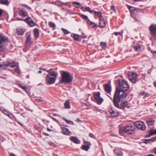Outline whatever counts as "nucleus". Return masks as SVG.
I'll use <instances>...</instances> for the list:
<instances>
[{
	"mask_svg": "<svg viewBox=\"0 0 156 156\" xmlns=\"http://www.w3.org/2000/svg\"><path fill=\"white\" fill-rule=\"evenodd\" d=\"M96 14H97L99 16V19L103 18V17H102V13L101 12L99 11L98 12H97Z\"/></svg>",
	"mask_w": 156,
	"mask_h": 156,
	"instance_id": "nucleus-38",
	"label": "nucleus"
},
{
	"mask_svg": "<svg viewBox=\"0 0 156 156\" xmlns=\"http://www.w3.org/2000/svg\"><path fill=\"white\" fill-rule=\"evenodd\" d=\"M20 86L22 89L26 91H27V88L26 87V86H23L22 85H20Z\"/></svg>",
	"mask_w": 156,
	"mask_h": 156,
	"instance_id": "nucleus-45",
	"label": "nucleus"
},
{
	"mask_svg": "<svg viewBox=\"0 0 156 156\" xmlns=\"http://www.w3.org/2000/svg\"><path fill=\"white\" fill-rule=\"evenodd\" d=\"M39 69H40V70H44V71H46V70H45V69L44 68H42L41 67H40Z\"/></svg>",
	"mask_w": 156,
	"mask_h": 156,
	"instance_id": "nucleus-58",
	"label": "nucleus"
},
{
	"mask_svg": "<svg viewBox=\"0 0 156 156\" xmlns=\"http://www.w3.org/2000/svg\"><path fill=\"white\" fill-rule=\"evenodd\" d=\"M154 120L153 118L148 119L147 120L146 122L148 126H152L154 125Z\"/></svg>",
	"mask_w": 156,
	"mask_h": 156,
	"instance_id": "nucleus-16",
	"label": "nucleus"
},
{
	"mask_svg": "<svg viewBox=\"0 0 156 156\" xmlns=\"http://www.w3.org/2000/svg\"><path fill=\"white\" fill-rule=\"evenodd\" d=\"M100 45L103 49H105L107 47V44L106 43L101 42V43Z\"/></svg>",
	"mask_w": 156,
	"mask_h": 156,
	"instance_id": "nucleus-32",
	"label": "nucleus"
},
{
	"mask_svg": "<svg viewBox=\"0 0 156 156\" xmlns=\"http://www.w3.org/2000/svg\"><path fill=\"white\" fill-rule=\"evenodd\" d=\"M99 26L101 27H104L106 26L105 21L103 20V18L99 19Z\"/></svg>",
	"mask_w": 156,
	"mask_h": 156,
	"instance_id": "nucleus-17",
	"label": "nucleus"
},
{
	"mask_svg": "<svg viewBox=\"0 0 156 156\" xmlns=\"http://www.w3.org/2000/svg\"><path fill=\"white\" fill-rule=\"evenodd\" d=\"M0 110L5 115H9V112L8 111L3 107H1L0 108Z\"/></svg>",
	"mask_w": 156,
	"mask_h": 156,
	"instance_id": "nucleus-23",
	"label": "nucleus"
},
{
	"mask_svg": "<svg viewBox=\"0 0 156 156\" xmlns=\"http://www.w3.org/2000/svg\"><path fill=\"white\" fill-rule=\"evenodd\" d=\"M9 42L8 37L2 34H0V44L6 43Z\"/></svg>",
	"mask_w": 156,
	"mask_h": 156,
	"instance_id": "nucleus-9",
	"label": "nucleus"
},
{
	"mask_svg": "<svg viewBox=\"0 0 156 156\" xmlns=\"http://www.w3.org/2000/svg\"><path fill=\"white\" fill-rule=\"evenodd\" d=\"M82 149L87 151L90 148V146L88 145H82L81 147Z\"/></svg>",
	"mask_w": 156,
	"mask_h": 156,
	"instance_id": "nucleus-26",
	"label": "nucleus"
},
{
	"mask_svg": "<svg viewBox=\"0 0 156 156\" xmlns=\"http://www.w3.org/2000/svg\"><path fill=\"white\" fill-rule=\"evenodd\" d=\"M126 6L129 10L131 14H133L135 12H138L140 10V9H138L136 8L133 7L127 4L126 5Z\"/></svg>",
	"mask_w": 156,
	"mask_h": 156,
	"instance_id": "nucleus-12",
	"label": "nucleus"
},
{
	"mask_svg": "<svg viewBox=\"0 0 156 156\" xmlns=\"http://www.w3.org/2000/svg\"><path fill=\"white\" fill-rule=\"evenodd\" d=\"M14 71L17 73H19V69L18 68H16L14 69Z\"/></svg>",
	"mask_w": 156,
	"mask_h": 156,
	"instance_id": "nucleus-54",
	"label": "nucleus"
},
{
	"mask_svg": "<svg viewBox=\"0 0 156 156\" xmlns=\"http://www.w3.org/2000/svg\"><path fill=\"white\" fill-rule=\"evenodd\" d=\"M89 136L90 137L92 138H95V136H94V135L92 133H90L89 134Z\"/></svg>",
	"mask_w": 156,
	"mask_h": 156,
	"instance_id": "nucleus-50",
	"label": "nucleus"
},
{
	"mask_svg": "<svg viewBox=\"0 0 156 156\" xmlns=\"http://www.w3.org/2000/svg\"><path fill=\"white\" fill-rule=\"evenodd\" d=\"M81 17L83 19H84L85 20H88V17L87 16L84 15L82 14L81 15Z\"/></svg>",
	"mask_w": 156,
	"mask_h": 156,
	"instance_id": "nucleus-48",
	"label": "nucleus"
},
{
	"mask_svg": "<svg viewBox=\"0 0 156 156\" xmlns=\"http://www.w3.org/2000/svg\"><path fill=\"white\" fill-rule=\"evenodd\" d=\"M55 4L58 6H62L63 5V3L60 2H55Z\"/></svg>",
	"mask_w": 156,
	"mask_h": 156,
	"instance_id": "nucleus-43",
	"label": "nucleus"
},
{
	"mask_svg": "<svg viewBox=\"0 0 156 156\" xmlns=\"http://www.w3.org/2000/svg\"><path fill=\"white\" fill-rule=\"evenodd\" d=\"M109 112L111 114L112 116L113 117H117L119 115V113L115 112L112 108L109 110Z\"/></svg>",
	"mask_w": 156,
	"mask_h": 156,
	"instance_id": "nucleus-18",
	"label": "nucleus"
},
{
	"mask_svg": "<svg viewBox=\"0 0 156 156\" xmlns=\"http://www.w3.org/2000/svg\"><path fill=\"white\" fill-rule=\"evenodd\" d=\"M74 39L76 41H78L79 40V36L76 34H74L73 37Z\"/></svg>",
	"mask_w": 156,
	"mask_h": 156,
	"instance_id": "nucleus-37",
	"label": "nucleus"
},
{
	"mask_svg": "<svg viewBox=\"0 0 156 156\" xmlns=\"http://www.w3.org/2000/svg\"><path fill=\"white\" fill-rule=\"evenodd\" d=\"M10 156H16V155H15V154H11L10 155Z\"/></svg>",
	"mask_w": 156,
	"mask_h": 156,
	"instance_id": "nucleus-64",
	"label": "nucleus"
},
{
	"mask_svg": "<svg viewBox=\"0 0 156 156\" xmlns=\"http://www.w3.org/2000/svg\"><path fill=\"white\" fill-rule=\"evenodd\" d=\"M62 30L65 34H68L70 33L67 30L63 28H62Z\"/></svg>",
	"mask_w": 156,
	"mask_h": 156,
	"instance_id": "nucleus-40",
	"label": "nucleus"
},
{
	"mask_svg": "<svg viewBox=\"0 0 156 156\" xmlns=\"http://www.w3.org/2000/svg\"><path fill=\"white\" fill-rule=\"evenodd\" d=\"M116 151V150H115L114 151V152L115 153V154H116L118 156H122L123 154L122 151L120 150H119L117 152H115Z\"/></svg>",
	"mask_w": 156,
	"mask_h": 156,
	"instance_id": "nucleus-31",
	"label": "nucleus"
},
{
	"mask_svg": "<svg viewBox=\"0 0 156 156\" xmlns=\"http://www.w3.org/2000/svg\"><path fill=\"white\" fill-rule=\"evenodd\" d=\"M134 125L138 129L142 131H145L146 129V126L143 122L139 121L134 122Z\"/></svg>",
	"mask_w": 156,
	"mask_h": 156,
	"instance_id": "nucleus-6",
	"label": "nucleus"
},
{
	"mask_svg": "<svg viewBox=\"0 0 156 156\" xmlns=\"http://www.w3.org/2000/svg\"><path fill=\"white\" fill-rule=\"evenodd\" d=\"M149 30L151 35L153 37H154L156 35V25L152 24L149 27Z\"/></svg>",
	"mask_w": 156,
	"mask_h": 156,
	"instance_id": "nucleus-8",
	"label": "nucleus"
},
{
	"mask_svg": "<svg viewBox=\"0 0 156 156\" xmlns=\"http://www.w3.org/2000/svg\"><path fill=\"white\" fill-rule=\"evenodd\" d=\"M16 34L18 35H22L23 34V30L21 29H18L16 30Z\"/></svg>",
	"mask_w": 156,
	"mask_h": 156,
	"instance_id": "nucleus-29",
	"label": "nucleus"
},
{
	"mask_svg": "<svg viewBox=\"0 0 156 156\" xmlns=\"http://www.w3.org/2000/svg\"><path fill=\"white\" fill-rule=\"evenodd\" d=\"M113 34H114L115 36H117L118 35H121V33L120 32H114L113 33Z\"/></svg>",
	"mask_w": 156,
	"mask_h": 156,
	"instance_id": "nucleus-49",
	"label": "nucleus"
},
{
	"mask_svg": "<svg viewBox=\"0 0 156 156\" xmlns=\"http://www.w3.org/2000/svg\"><path fill=\"white\" fill-rule=\"evenodd\" d=\"M0 4L5 5H8L9 4L8 0H0Z\"/></svg>",
	"mask_w": 156,
	"mask_h": 156,
	"instance_id": "nucleus-30",
	"label": "nucleus"
},
{
	"mask_svg": "<svg viewBox=\"0 0 156 156\" xmlns=\"http://www.w3.org/2000/svg\"><path fill=\"white\" fill-rule=\"evenodd\" d=\"M82 37L83 38H85L86 37V36L85 35V34H83V33L82 34Z\"/></svg>",
	"mask_w": 156,
	"mask_h": 156,
	"instance_id": "nucleus-55",
	"label": "nucleus"
},
{
	"mask_svg": "<svg viewBox=\"0 0 156 156\" xmlns=\"http://www.w3.org/2000/svg\"><path fill=\"white\" fill-rule=\"evenodd\" d=\"M129 78L131 82L133 83H136L137 81L136 73H132V74L129 76Z\"/></svg>",
	"mask_w": 156,
	"mask_h": 156,
	"instance_id": "nucleus-11",
	"label": "nucleus"
},
{
	"mask_svg": "<svg viewBox=\"0 0 156 156\" xmlns=\"http://www.w3.org/2000/svg\"><path fill=\"white\" fill-rule=\"evenodd\" d=\"M87 23L90 25L91 26L92 28H94L97 26L96 24L94 22L90 21L89 20H88Z\"/></svg>",
	"mask_w": 156,
	"mask_h": 156,
	"instance_id": "nucleus-28",
	"label": "nucleus"
},
{
	"mask_svg": "<svg viewBox=\"0 0 156 156\" xmlns=\"http://www.w3.org/2000/svg\"><path fill=\"white\" fill-rule=\"evenodd\" d=\"M4 141L3 137L2 136L0 135V142H3Z\"/></svg>",
	"mask_w": 156,
	"mask_h": 156,
	"instance_id": "nucleus-52",
	"label": "nucleus"
},
{
	"mask_svg": "<svg viewBox=\"0 0 156 156\" xmlns=\"http://www.w3.org/2000/svg\"><path fill=\"white\" fill-rule=\"evenodd\" d=\"M7 64V63H6ZM8 64L9 65V66L10 65L12 67H14L16 66V63L14 62H12L9 63V64Z\"/></svg>",
	"mask_w": 156,
	"mask_h": 156,
	"instance_id": "nucleus-39",
	"label": "nucleus"
},
{
	"mask_svg": "<svg viewBox=\"0 0 156 156\" xmlns=\"http://www.w3.org/2000/svg\"><path fill=\"white\" fill-rule=\"evenodd\" d=\"M26 43V44L28 46H30L32 44V41L30 35H29L27 36Z\"/></svg>",
	"mask_w": 156,
	"mask_h": 156,
	"instance_id": "nucleus-20",
	"label": "nucleus"
},
{
	"mask_svg": "<svg viewBox=\"0 0 156 156\" xmlns=\"http://www.w3.org/2000/svg\"><path fill=\"white\" fill-rule=\"evenodd\" d=\"M73 80L72 75L68 72L63 71L61 74V78L59 80V83L66 84L71 82Z\"/></svg>",
	"mask_w": 156,
	"mask_h": 156,
	"instance_id": "nucleus-2",
	"label": "nucleus"
},
{
	"mask_svg": "<svg viewBox=\"0 0 156 156\" xmlns=\"http://www.w3.org/2000/svg\"><path fill=\"white\" fill-rule=\"evenodd\" d=\"M105 92L108 94L111 93V88L110 85L108 84H105Z\"/></svg>",
	"mask_w": 156,
	"mask_h": 156,
	"instance_id": "nucleus-14",
	"label": "nucleus"
},
{
	"mask_svg": "<svg viewBox=\"0 0 156 156\" xmlns=\"http://www.w3.org/2000/svg\"><path fill=\"white\" fill-rule=\"evenodd\" d=\"M143 94H144V95H145V96H147V95H148V94L147 93H143Z\"/></svg>",
	"mask_w": 156,
	"mask_h": 156,
	"instance_id": "nucleus-61",
	"label": "nucleus"
},
{
	"mask_svg": "<svg viewBox=\"0 0 156 156\" xmlns=\"http://www.w3.org/2000/svg\"><path fill=\"white\" fill-rule=\"evenodd\" d=\"M149 134L147 135L148 137H150V136L156 134V129L154 130L153 129H151L149 131Z\"/></svg>",
	"mask_w": 156,
	"mask_h": 156,
	"instance_id": "nucleus-22",
	"label": "nucleus"
},
{
	"mask_svg": "<svg viewBox=\"0 0 156 156\" xmlns=\"http://www.w3.org/2000/svg\"><path fill=\"white\" fill-rule=\"evenodd\" d=\"M9 65L6 63L5 62L0 63V67L4 69H5Z\"/></svg>",
	"mask_w": 156,
	"mask_h": 156,
	"instance_id": "nucleus-27",
	"label": "nucleus"
},
{
	"mask_svg": "<svg viewBox=\"0 0 156 156\" xmlns=\"http://www.w3.org/2000/svg\"><path fill=\"white\" fill-rule=\"evenodd\" d=\"M49 25L50 27L53 28H55V25L54 23L52 22H50L49 23Z\"/></svg>",
	"mask_w": 156,
	"mask_h": 156,
	"instance_id": "nucleus-46",
	"label": "nucleus"
},
{
	"mask_svg": "<svg viewBox=\"0 0 156 156\" xmlns=\"http://www.w3.org/2000/svg\"><path fill=\"white\" fill-rule=\"evenodd\" d=\"M20 5L21 6H22L23 7H25L27 9H31V7H30L29 6L27 5L24 4H22L21 5Z\"/></svg>",
	"mask_w": 156,
	"mask_h": 156,
	"instance_id": "nucleus-41",
	"label": "nucleus"
},
{
	"mask_svg": "<svg viewBox=\"0 0 156 156\" xmlns=\"http://www.w3.org/2000/svg\"><path fill=\"white\" fill-rule=\"evenodd\" d=\"M49 117L51 118L54 121H55L56 122H57L59 125L60 124V123L55 118L51 116L50 115H49Z\"/></svg>",
	"mask_w": 156,
	"mask_h": 156,
	"instance_id": "nucleus-44",
	"label": "nucleus"
},
{
	"mask_svg": "<svg viewBox=\"0 0 156 156\" xmlns=\"http://www.w3.org/2000/svg\"><path fill=\"white\" fill-rule=\"evenodd\" d=\"M33 33L34 37L36 39H37L39 35V29L37 28L33 30Z\"/></svg>",
	"mask_w": 156,
	"mask_h": 156,
	"instance_id": "nucleus-21",
	"label": "nucleus"
},
{
	"mask_svg": "<svg viewBox=\"0 0 156 156\" xmlns=\"http://www.w3.org/2000/svg\"><path fill=\"white\" fill-rule=\"evenodd\" d=\"M19 14L23 18L26 17L28 15L27 12L23 10H20L19 12Z\"/></svg>",
	"mask_w": 156,
	"mask_h": 156,
	"instance_id": "nucleus-15",
	"label": "nucleus"
},
{
	"mask_svg": "<svg viewBox=\"0 0 156 156\" xmlns=\"http://www.w3.org/2000/svg\"><path fill=\"white\" fill-rule=\"evenodd\" d=\"M135 129L134 126L130 124L129 125H127L126 127L120 128L119 132L120 133L125 132L128 134H132L134 133Z\"/></svg>",
	"mask_w": 156,
	"mask_h": 156,
	"instance_id": "nucleus-4",
	"label": "nucleus"
},
{
	"mask_svg": "<svg viewBox=\"0 0 156 156\" xmlns=\"http://www.w3.org/2000/svg\"><path fill=\"white\" fill-rule=\"evenodd\" d=\"M77 122H82V121L79 118H77Z\"/></svg>",
	"mask_w": 156,
	"mask_h": 156,
	"instance_id": "nucleus-57",
	"label": "nucleus"
},
{
	"mask_svg": "<svg viewBox=\"0 0 156 156\" xmlns=\"http://www.w3.org/2000/svg\"><path fill=\"white\" fill-rule=\"evenodd\" d=\"M47 130L49 132L51 131L52 130L51 129H49L48 128H47Z\"/></svg>",
	"mask_w": 156,
	"mask_h": 156,
	"instance_id": "nucleus-62",
	"label": "nucleus"
},
{
	"mask_svg": "<svg viewBox=\"0 0 156 156\" xmlns=\"http://www.w3.org/2000/svg\"><path fill=\"white\" fill-rule=\"evenodd\" d=\"M50 146H53V147H54L55 145V144L54 143H50Z\"/></svg>",
	"mask_w": 156,
	"mask_h": 156,
	"instance_id": "nucleus-56",
	"label": "nucleus"
},
{
	"mask_svg": "<svg viewBox=\"0 0 156 156\" xmlns=\"http://www.w3.org/2000/svg\"><path fill=\"white\" fill-rule=\"evenodd\" d=\"M6 48L3 45H0V52H4L6 51Z\"/></svg>",
	"mask_w": 156,
	"mask_h": 156,
	"instance_id": "nucleus-36",
	"label": "nucleus"
},
{
	"mask_svg": "<svg viewBox=\"0 0 156 156\" xmlns=\"http://www.w3.org/2000/svg\"><path fill=\"white\" fill-rule=\"evenodd\" d=\"M111 9L112 10H114L115 12L116 11L115 9V7L114 5H112V6L111 7Z\"/></svg>",
	"mask_w": 156,
	"mask_h": 156,
	"instance_id": "nucleus-53",
	"label": "nucleus"
},
{
	"mask_svg": "<svg viewBox=\"0 0 156 156\" xmlns=\"http://www.w3.org/2000/svg\"><path fill=\"white\" fill-rule=\"evenodd\" d=\"M62 119L63 120L65 121L68 124L72 125L73 124V122L72 121L68 120L66 119L64 117H63Z\"/></svg>",
	"mask_w": 156,
	"mask_h": 156,
	"instance_id": "nucleus-34",
	"label": "nucleus"
},
{
	"mask_svg": "<svg viewBox=\"0 0 156 156\" xmlns=\"http://www.w3.org/2000/svg\"><path fill=\"white\" fill-rule=\"evenodd\" d=\"M94 98L98 105H101L103 101V99L100 97V93L99 92L94 93Z\"/></svg>",
	"mask_w": 156,
	"mask_h": 156,
	"instance_id": "nucleus-7",
	"label": "nucleus"
},
{
	"mask_svg": "<svg viewBox=\"0 0 156 156\" xmlns=\"http://www.w3.org/2000/svg\"><path fill=\"white\" fill-rule=\"evenodd\" d=\"M23 21L31 27L34 26L35 25V23L32 20L31 18L28 16L24 19Z\"/></svg>",
	"mask_w": 156,
	"mask_h": 156,
	"instance_id": "nucleus-10",
	"label": "nucleus"
},
{
	"mask_svg": "<svg viewBox=\"0 0 156 156\" xmlns=\"http://www.w3.org/2000/svg\"><path fill=\"white\" fill-rule=\"evenodd\" d=\"M73 4L75 7L80 8L79 6H80V2H73Z\"/></svg>",
	"mask_w": 156,
	"mask_h": 156,
	"instance_id": "nucleus-35",
	"label": "nucleus"
},
{
	"mask_svg": "<svg viewBox=\"0 0 156 156\" xmlns=\"http://www.w3.org/2000/svg\"><path fill=\"white\" fill-rule=\"evenodd\" d=\"M154 139H150L145 140V144H147L154 141Z\"/></svg>",
	"mask_w": 156,
	"mask_h": 156,
	"instance_id": "nucleus-33",
	"label": "nucleus"
},
{
	"mask_svg": "<svg viewBox=\"0 0 156 156\" xmlns=\"http://www.w3.org/2000/svg\"><path fill=\"white\" fill-rule=\"evenodd\" d=\"M61 131L62 133L64 135H69L71 134V133L69 131L68 129L65 127H62Z\"/></svg>",
	"mask_w": 156,
	"mask_h": 156,
	"instance_id": "nucleus-13",
	"label": "nucleus"
},
{
	"mask_svg": "<svg viewBox=\"0 0 156 156\" xmlns=\"http://www.w3.org/2000/svg\"><path fill=\"white\" fill-rule=\"evenodd\" d=\"M86 11H87L88 12H90V8L89 7H86L85 8Z\"/></svg>",
	"mask_w": 156,
	"mask_h": 156,
	"instance_id": "nucleus-51",
	"label": "nucleus"
},
{
	"mask_svg": "<svg viewBox=\"0 0 156 156\" xmlns=\"http://www.w3.org/2000/svg\"><path fill=\"white\" fill-rule=\"evenodd\" d=\"M83 143L84 144H86V145H88L89 146H90L91 145L90 142L85 140H83Z\"/></svg>",
	"mask_w": 156,
	"mask_h": 156,
	"instance_id": "nucleus-47",
	"label": "nucleus"
},
{
	"mask_svg": "<svg viewBox=\"0 0 156 156\" xmlns=\"http://www.w3.org/2000/svg\"><path fill=\"white\" fill-rule=\"evenodd\" d=\"M126 98V94L125 92H120L117 88L114 94L113 102L114 105L117 108L124 110L125 108H128V102L124 101L121 102L120 105L119 103L121 100L125 99Z\"/></svg>",
	"mask_w": 156,
	"mask_h": 156,
	"instance_id": "nucleus-1",
	"label": "nucleus"
},
{
	"mask_svg": "<svg viewBox=\"0 0 156 156\" xmlns=\"http://www.w3.org/2000/svg\"><path fill=\"white\" fill-rule=\"evenodd\" d=\"M119 88L117 87L116 88L120 92H124L127 91L129 89V86L126 81L123 80H119Z\"/></svg>",
	"mask_w": 156,
	"mask_h": 156,
	"instance_id": "nucleus-5",
	"label": "nucleus"
},
{
	"mask_svg": "<svg viewBox=\"0 0 156 156\" xmlns=\"http://www.w3.org/2000/svg\"><path fill=\"white\" fill-rule=\"evenodd\" d=\"M37 101L38 102H43V100H41L39 99H37Z\"/></svg>",
	"mask_w": 156,
	"mask_h": 156,
	"instance_id": "nucleus-60",
	"label": "nucleus"
},
{
	"mask_svg": "<svg viewBox=\"0 0 156 156\" xmlns=\"http://www.w3.org/2000/svg\"><path fill=\"white\" fill-rule=\"evenodd\" d=\"M43 134L45 136H49V135L48 133H43Z\"/></svg>",
	"mask_w": 156,
	"mask_h": 156,
	"instance_id": "nucleus-59",
	"label": "nucleus"
},
{
	"mask_svg": "<svg viewBox=\"0 0 156 156\" xmlns=\"http://www.w3.org/2000/svg\"><path fill=\"white\" fill-rule=\"evenodd\" d=\"M65 107L66 109H69L70 108V102L69 100H67L64 103Z\"/></svg>",
	"mask_w": 156,
	"mask_h": 156,
	"instance_id": "nucleus-24",
	"label": "nucleus"
},
{
	"mask_svg": "<svg viewBox=\"0 0 156 156\" xmlns=\"http://www.w3.org/2000/svg\"><path fill=\"white\" fill-rule=\"evenodd\" d=\"M7 116L11 119H13L15 118L14 116L12 114L9 113V115H7Z\"/></svg>",
	"mask_w": 156,
	"mask_h": 156,
	"instance_id": "nucleus-42",
	"label": "nucleus"
},
{
	"mask_svg": "<svg viewBox=\"0 0 156 156\" xmlns=\"http://www.w3.org/2000/svg\"><path fill=\"white\" fill-rule=\"evenodd\" d=\"M133 48L136 51H139L140 50V46L139 44H137L133 46Z\"/></svg>",
	"mask_w": 156,
	"mask_h": 156,
	"instance_id": "nucleus-25",
	"label": "nucleus"
},
{
	"mask_svg": "<svg viewBox=\"0 0 156 156\" xmlns=\"http://www.w3.org/2000/svg\"><path fill=\"white\" fill-rule=\"evenodd\" d=\"M146 156H155L154 155H153L152 154H148Z\"/></svg>",
	"mask_w": 156,
	"mask_h": 156,
	"instance_id": "nucleus-63",
	"label": "nucleus"
},
{
	"mask_svg": "<svg viewBox=\"0 0 156 156\" xmlns=\"http://www.w3.org/2000/svg\"><path fill=\"white\" fill-rule=\"evenodd\" d=\"M58 76V73L54 71H52L48 73L46 76V83L48 84H54L56 80V77Z\"/></svg>",
	"mask_w": 156,
	"mask_h": 156,
	"instance_id": "nucleus-3",
	"label": "nucleus"
},
{
	"mask_svg": "<svg viewBox=\"0 0 156 156\" xmlns=\"http://www.w3.org/2000/svg\"><path fill=\"white\" fill-rule=\"evenodd\" d=\"M71 140L76 144H80V141L75 137L73 136L71 137Z\"/></svg>",
	"mask_w": 156,
	"mask_h": 156,
	"instance_id": "nucleus-19",
	"label": "nucleus"
}]
</instances>
